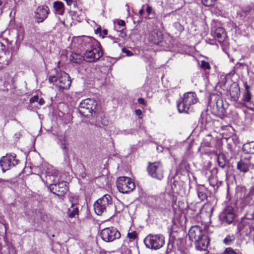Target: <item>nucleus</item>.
<instances>
[{
    "label": "nucleus",
    "mask_w": 254,
    "mask_h": 254,
    "mask_svg": "<svg viewBox=\"0 0 254 254\" xmlns=\"http://www.w3.org/2000/svg\"><path fill=\"white\" fill-rule=\"evenodd\" d=\"M224 254H237L232 248H227Z\"/></svg>",
    "instance_id": "obj_35"
},
{
    "label": "nucleus",
    "mask_w": 254,
    "mask_h": 254,
    "mask_svg": "<svg viewBox=\"0 0 254 254\" xmlns=\"http://www.w3.org/2000/svg\"><path fill=\"white\" fill-rule=\"evenodd\" d=\"M69 59L73 63L79 64L82 61L83 57L80 54L73 53L70 55Z\"/></svg>",
    "instance_id": "obj_25"
},
{
    "label": "nucleus",
    "mask_w": 254,
    "mask_h": 254,
    "mask_svg": "<svg viewBox=\"0 0 254 254\" xmlns=\"http://www.w3.org/2000/svg\"><path fill=\"white\" fill-rule=\"evenodd\" d=\"M38 102H39V103L40 105H43L45 103V101H44V99H40L39 100V101H38Z\"/></svg>",
    "instance_id": "obj_47"
},
{
    "label": "nucleus",
    "mask_w": 254,
    "mask_h": 254,
    "mask_svg": "<svg viewBox=\"0 0 254 254\" xmlns=\"http://www.w3.org/2000/svg\"><path fill=\"white\" fill-rule=\"evenodd\" d=\"M96 105L97 103L94 100L86 99L80 102L78 107L79 113L83 116L89 117L92 115Z\"/></svg>",
    "instance_id": "obj_6"
},
{
    "label": "nucleus",
    "mask_w": 254,
    "mask_h": 254,
    "mask_svg": "<svg viewBox=\"0 0 254 254\" xmlns=\"http://www.w3.org/2000/svg\"><path fill=\"white\" fill-rule=\"evenodd\" d=\"M202 233V230L199 226H192L189 231V239L191 241H196L204 235Z\"/></svg>",
    "instance_id": "obj_14"
},
{
    "label": "nucleus",
    "mask_w": 254,
    "mask_h": 254,
    "mask_svg": "<svg viewBox=\"0 0 254 254\" xmlns=\"http://www.w3.org/2000/svg\"><path fill=\"white\" fill-rule=\"evenodd\" d=\"M2 3V0H0V6L1 5Z\"/></svg>",
    "instance_id": "obj_53"
},
{
    "label": "nucleus",
    "mask_w": 254,
    "mask_h": 254,
    "mask_svg": "<svg viewBox=\"0 0 254 254\" xmlns=\"http://www.w3.org/2000/svg\"><path fill=\"white\" fill-rule=\"evenodd\" d=\"M201 67L204 69H210L211 68L209 63L204 61L201 62Z\"/></svg>",
    "instance_id": "obj_32"
},
{
    "label": "nucleus",
    "mask_w": 254,
    "mask_h": 254,
    "mask_svg": "<svg viewBox=\"0 0 254 254\" xmlns=\"http://www.w3.org/2000/svg\"><path fill=\"white\" fill-rule=\"evenodd\" d=\"M117 25L119 26V27H124L125 26V22L123 20H119L117 22Z\"/></svg>",
    "instance_id": "obj_36"
},
{
    "label": "nucleus",
    "mask_w": 254,
    "mask_h": 254,
    "mask_svg": "<svg viewBox=\"0 0 254 254\" xmlns=\"http://www.w3.org/2000/svg\"><path fill=\"white\" fill-rule=\"evenodd\" d=\"M147 170L149 175L153 178L161 180L164 177V169L160 162L150 163Z\"/></svg>",
    "instance_id": "obj_8"
},
{
    "label": "nucleus",
    "mask_w": 254,
    "mask_h": 254,
    "mask_svg": "<svg viewBox=\"0 0 254 254\" xmlns=\"http://www.w3.org/2000/svg\"><path fill=\"white\" fill-rule=\"evenodd\" d=\"M245 91L243 94V101L244 102H249L251 99V95L250 92V86L247 84V83L245 84Z\"/></svg>",
    "instance_id": "obj_26"
},
{
    "label": "nucleus",
    "mask_w": 254,
    "mask_h": 254,
    "mask_svg": "<svg viewBox=\"0 0 254 254\" xmlns=\"http://www.w3.org/2000/svg\"><path fill=\"white\" fill-rule=\"evenodd\" d=\"M203 209H209L210 211V214H212L213 210V207L210 204H204L203 206Z\"/></svg>",
    "instance_id": "obj_34"
},
{
    "label": "nucleus",
    "mask_w": 254,
    "mask_h": 254,
    "mask_svg": "<svg viewBox=\"0 0 254 254\" xmlns=\"http://www.w3.org/2000/svg\"><path fill=\"white\" fill-rule=\"evenodd\" d=\"M217 161L219 166L224 168L226 165L225 157L223 153H219L217 154Z\"/></svg>",
    "instance_id": "obj_28"
},
{
    "label": "nucleus",
    "mask_w": 254,
    "mask_h": 254,
    "mask_svg": "<svg viewBox=\"0 0 254 254\" xmlns=\"http://www.w3.org/2000/svg\"><path fill=\"white\" fill-rule=\"evenodd\" d=\"M50 10L46 5L39 6L34 12L35 20L37 23L43 22L49 14Z\"/></svg>",
    "instance_id": "obj_11"
},
{
    "label": "nucleus",
    "mask_w": 254,
    "mask_h": 254,
    "mask_svg": "<svg viewBox=\"0 0 254 254\" xmlns=\"http://www.w3.org/2000/svg\"><path fill=\"white\" fill-rule=\"evenodd\" d=\"M99 254H108V252L103 249H101L99 252Z\"/></svg>",
    "instance_id": "obj_44"
},
{
    "label": "nucleus",
    "mask_w": 254,
    "mask_h": 254,
    "mask_svg": "<svg viewBox=\"0 0 254 254\" xmlns=\"http://www.w3.org/2000/svg\"><path fill=\"white\" fill-rule=\"evenodd\" d=\"M49 81L55 83L60 90L68 89L71 82L69 75L64 71L57 73V75L50 76Z\"/></svg>",
    "instance_id": "obj_2"
},
{
    "label": "nucleus",
    "mask_w": 254,
    "mask_h": 254,
    "mask_svg": "<svg viewBox=\"0 0 254 254\" xmlns=\"http://www.w3.org/2000/svg\"><path fill=\"white\" fill-rule=\"evenodd\" d=\"M38 100H39L38 97L37 96H35L30 99V103H34L35 102H38Z\"/></svg>",
    "instance_id": "obj_38"
},
{
    "label": "nucleus",
    "mask_w": 254,
    "mask_h": 254,
    "mask_svg": "<svg viewBox=\"0 0 254 254\" xmlns=\"http://www.w3.org/2000/svg\"><path fill=\"white\" fill-rule=\"evenodd\" d=\"M118 31L120 32V34H119V36L121 37L122 38H124L126 37V33L124 30V27H119V29H118Z\"/></svg>",
    "instance_id": "obj_33"
},
{
    "label": "nucleus",
    "mask_w": 254,
    "mask_h": 254,
    "mask_svg": "<svg viewBox=\"0 0 254 254\" xmlns=\"http://www.w3.org/2000/svg\"><path fill=\"white\" fill-rule=\"evenodd\" d=\"M235 71H234V72H233V73H230V74H235Z\"/></svg>",
    "instance_id": "obj_57"
},
{
    "label": "nucleus",
    "mask_w": 254,
    "mask_h": 254,
    "mask_svg": "<svg viewBox=\"0 0 254 254\" xmlns=\"http://www.w3.org/2000/svg\"><path fill=\"white\" fill-rule=\"evenodd\" d=\"M78 214V208L72 204L71 207L68 208L67 215L69 218H74Z\"/></svg>",
    "instance_id": "obj_27"
},
{
    "label": "nucleus",
    "mask_w": 254,
    "mask_h": 254,
    "mask_svg": "<svg viewBox=\"0 0 254 254\" xmlns=\"http://www.w3.org/2000/svg\"><path fill=\"white\" fill-rule=\"evenodd\" d=\"M58 143L60 145L64 152L66 153L68 148V143L67 137L64 133L58 136Z\"/></svg>",
    "instance_id": "obj_19"
},
{
    "label": "nucleus",
    "mask_w": 254,
    "mask_h": 254,
    "mask_svg": "<svg viewBox=\"0 0 254 254\" xmlns=\"http://www.w3.org/2000/svg\"><path fill=\"white\" fill-rule=\"evenodd\" d=\"M144 243L147 248L152 250H158L165 244L163 235L149 234L145 237Z\"/></svg>",
    "instance_id": "obj_4"
},
{
    "label": "nucleus",
    "mask_w": 254,
    "mask_h": 254,
    "mask_svg": "<svg viewBox=\"0 0 254 254\" xmlns=\"http://www.w3.org/2000/svg\"><path fill=\"white\" fill-rule=\"evenodd\" d=\"M53 7L55 12L60 15H63L64 12V3L59 1H55L53 3Z\"/></svg>",
    "instance_id": "obj_21"
},
{
    "label": "nucleus",
    "mask_w": 254,
    "mask_h": 254,
    "mask_svg": "<svg viewBox=\"0 0 254 254\" xmlns=\"http://www.w3.org/2000/svg\"><path fill=\"white\" fill-rule=\"evenodd\" d=\"M234 240L235 236L234 235H229L224 239L223 242L226 245H230Z\"/></svg>",
    "instance_id": "obj_29"
},
{
    "label": "nucleus",
    "mask_w": 254,
    "mask_h": 254,
    "mask_svg": "<svg viewBox=\"0 0 254 254\" xmlns=\"http://www.w3.org/2000/svg\"><path fill=\"white\" fill-rule=\"evenodd\" d=\"M230 94L233 97H235V95H237V91H235L232 89V87H231V89H230Z\"/></svg>",
    "instance_id": "obj_40"
},
{
    "label": "nucleus",
    "mask_w": 254,
    "mask_h": 254,
    "mask_svg": "<svg viewBox=\"0 0 254 254\" xmlns=\"http://www.w3.org/2000/svg\"><path fill=\"white\" fill-rule=\"evenodd\" d=\"M215 0H202V2L204 5L207 6L213 5L215 3Z\"/></svg>",
    "instance_id": "obj_31"
},
{
    "label": "nucleus",
    "mask_w": 254,
    "mask_h": 254,
    "mask_svg": "<svg viewBox=\"0 0 254 254\" xmlns=\"http://www.w3.org/2000/svg\"><path fill=\"white\" fill-rule=\"evenodd\" d=\"M235 217L234 209L232 206H227L219 215V219L223 223L230 224Z\"/></svg>",
    "instance_id": "obj_12"
},
{
    "label": "nucleus",
    "mask_w": 254,
    "mask_h": 254,
    "mask_svg": "<svg viewBox=\"0 0 254 254\" xmlns=\"http://www.w3.org/2000/svg\"><path fill=\"white\" fill-rule=\"evenodd\" d=\"M64 0L66 1L67 4L69 6L71 5L73 3L72 0Z\"/></svg>",
    "instance_id": "obj_45"
},
{
    "label": "nucleus",
    "mask_w": 254,
    "mask_h": 254,
    "mask_svg": "<svg viewBox=\"0 0 254 254\" xmlns=\"http://www.w3.org/2000/svg\"><path fill=\"white\" fill-rule=\"evenodd\" d=\"M15 157V154H10L6 155L0 159V165L3 172H5L6 170H9L18 164V160Z\"/></svg>",
    "instance_id": "obj_10"
},
{
    "label": "nucleus",
    "mask_w": 254,
    "mask_h": 254,
    "mask_svg": "<svg viewBox=\"0 0 254 254\" xmlns=\"http://www.w3.org/2000/svg\"><path fill=\"white\" fill-rule=\"evenodd\" d=\"M195 243V248L198 251H206L209 243V239L207 235H203L197 239Z\"/></svg>",
    "instance_id": "obj_17"
},
{
    "label": "nucleus",
    "mask_w": 254,
    "mask_h": 254,
    "mask_svg": "<svg viewBox=\"0 0 254 254\" xmlns=\"http://www.w3.org/2000/svg\"><path fill=\"white\" fill-rule=\"evenodd\" d=\"M101 28L100 27H98V28H97L95 30V33H96V34H98V33H100V32H101Z\"/></svg>",
    "instance_id": "obj_46"
},
{
    "label": "nucleus",
    "mask_w": 254,
    "mask_h": 254,
    "mask_svg": "<svg viewBox=\"0 0 254 254\" xmlns=\"http://www.w3.org/2000/svg\"><path fill=\"white\" fill-rule=\"evenodd\" d=\"M227 105L224 104L222 99H218L216 102V108L217 113L223 115L226 112Z\"/></svg>",
    "instance_id": "obj_23"
},
{
    "label": "nucleus",
    "mask_w": 254,
    "mask_h": 254,
    "mask_svg": "<svg viewBox=\"0 0 254 254\" xmlns=\"http://www.w3.org/2000/svg\"><path fill=\"white\" fill-rule=\"evenodd\" d=\"M118 190L123 193L130 192L135 189V184L130 178L126 177H119L116 182Z\"/></svg>",
    "instance_id": "obj_7"
},
{
    "label": "nucleus",
    "mask_w": 254,
    "mask_h": 254,
    "mask_svg": "<svg viewBox=\"0 0 254 254\" xmlns=\"http://www.w3.org/2000/svg\"><path fill=\"white\" fill-rule=\"evenodd\" d=\"M0 46H1L2 47H5V46H4V45L2 43H1V42H0Z\"/></svg>",
    "instance_id": "obj_52"
},
{
    "label": "nucleus",
    "mask_w": 254,
    "mask_h": 254,
    "mask_svg": "<svg viewBox=\"0 0 254 254\" xmlns=\"http://www.w3.org/2000/svg\"><path fill=\"white\" fill-rule=\"evenodd\" d=\"M243 150L245 153L244 156L254 153V141L244 144L243 146Z\"/></svg>",
    "instance_id": "obj_24"
},
{
    "label": "nucleus",
    "mask_w": 254,
    "mask_h": 254,
    "mask_svg": "<svg viewBox=\"0 0 254 254\" xmlns=\"http://www.w3.org/2000/svg\"><path fill=\"white\" fill-rule=\"evenodd\" d=\"M146 10L147 13L148 14H150L152 12V7L148 5L147 6Z\"/></svg>",
    "instance_id": "obj_39"
},
{
    "label": "nucleus",
    "mask_w": 254,
    "mask_h": 254,
    "mask_svg": "<svg viewBox=\"0 0 254 254\" xmlns=\"http://www.w3.org/2000/svg\"><path fill=\"white\" fill-rule=\"evenodd\" d=\"M238 166H239L238 162H237V168H238Z\"/></svg>",
    "instance_id": "obj_54"
},
{
    "label": "nucleus",
    "mask_w": 254,
    "mask_h": 254,
    "mask_svg": "<svg viewBox=\"0 0 254 254\" xmlns=\"http://www.w3.org/2000/svg\"><path fill=\"white\" fill-rule=\"evenodd\" d=\"M110 38L113 40H115V38L113 37L112 36H110ZM113 43H117V42L115 41H113Z\"/></svg>",
    "instance_id": "obj_50"
},
{
    "label": "nucleus",
    "mask_w": 254,
    "mask_h": 254,
    "mask_svg": "<svg viewBox=\"0 0 254 254\" xmlns=\"http://www.w3.org/2000/svg\"><path fill=\"white\" fill-rule=\"evenodd\" d=\"M250 155H247L246 156L242 155L241 161H239V170L243 172H247L249 170L251 165Z\"/></svg>",
    "instance_id": "obj_18"
},
{
    "label": "nucleus",
    "mask_w": 254,
    "mask_h": 254,
    "mask_svg": "<svg viewBox=\"0 0 254 254\" xmlns=\"http://www.w3.org/2000/svg\"><path fill=\"white\" fill-rule=\"evenodd\" d=\"M148 39L151 43L157 45L162 42L163 34L161 31L155 30L149 33Z\"/></svg>",
    "instance_id": "obj_16"
},
{
    "label": "nucleus",
    "mask_w": 254,
    "mask_h": 254,
    "mask_svg": "<svg viewBox=\"0 0 254 254\" xmlns=\"http://www.w3.org/2000/svg\"><path fill=\"white\" fill-rule=\"evenodd\" d=\"M101 237L103 240L111 242L121 237L120 233L114 227H108L103 229L101 232Z\"/></svg>",
    "instance_id": "obj_9"
},
{
    "label": "nucleus",
    "mask_w": 254,
    "mask_h": 254,
    "mask_svg": "<svg viewBox=\"0 0 254 254\" xmlns=\"http://www.w3.org/2000/svg\"><path fill=\"white\" fill-rule=\"evenodd\" d=\"M137 233L135 231H133L127 234V237L130 241L134 240L137 238Z\"/></svg>",
    "instance_id": "obj_30"
},
{
    "label": "nucleus",
    "mask_w": 254,
    "mask_h": 254,
    "mask_svg": "<svg viewBox=\"0 0 254 254\" xmlns=\"http://www.w3.org/2000/svg\"><path fill=\"white\" fill-rule=\"evenodd\" d=\"M31 254H39L38 253H37L36 252H33Z\"/></svg>",
    "instance_id": "obj_51"
},
{
    "label": "nucleus",
    "mask_w": 254,
    "mask_h": 254,
    "mask_svg": "<svg viewBox=\"0 0 254 254\" xmlns=\"http://www.w3.org/2000/svg\"><path fill=\"white\" fill-rule=\"evenodd\" d=\"M135 114L137 116H139L141 115L142 111L140 109H137V110H135Z\"/></svg>",
    "instance_id": "obj_42"
},
{
    "label": "nucleus",
    "mask_w": 254,
    "mask_h": 254,
    "mask_svg": "<svg viewBox=\"0 0 254 254\" xmlns=\"http://www.w3.org/2000/svg\"><path fill=\"white\" fill-rule=\"evenodd\" d=\"M1 246L0 245V251H1Z\"/></svg>",
    "instance_id": "obj_55"
},
{
    "label": "nucleus",
    "mask_w": 254,
    "mask_h": 254,
    "mask_svg": "<svg viewBox=\"0 0 254 254\" xmlns=\"http://www.w3.org/2000/svg\"><path fill=\"white\" fill-rule=\"evenodd\" d=\"M144 12V9H143V8H141V9L139 10V14H140V15H142L143 14Z\"/></svg>",
    "instance_id": "obj_48"
},
{
    "label": "nucleus",
    "mask_w": 254,
    "mask_h": 254,
    "mask_svg": "<svg viewBox=\"0 0 254 254\" xmlns=\"http://www.w3.org/2000/svg\"><path fill=\"white\" fill-rule=\"evenodd\" d=\"M197 195L199 199L203 201L206 199L207 194L206 191L207 189L203 185H199L197 187Z\"/></svg>",
    "instance_id": "obj_22"
},
{
    "label": "nucleus",
    "mask_w": 254,
    "mask_h": 254,
    "mask_svg": "<svg viewBox=\"0 0 254 254\" xmlns=\"http://www.w3.org/2000/svg\"><path fill=\"white\" fill-rule=\"evenodd\" d=\"M213 35L220 43L224 41L226 37L224 29L221 27L217 28L214 30Z\"/></svg>",
    "instance_id": "obj_20"
},
{
    "label": "nucleus",
    "mask_w": 254,
    "mask_h": 254,
    "mask_svg": "<svg viewBox=\"0 0 254 254\" xmlns=\"http://www.w3.org/2000/svg\"><path fill=\"white\" fill-rule=\"evenodd\" d=\"M45 183L48 185L50 189L51 186L56 184L57 181L56 178L58 177V172L56 170H52L51 171L48 169L46 173Z\"/></svg>",
    "instance_id": "obj_15"
},
{
    "label": "nucleus",
    "mask_w": 254,
    "mask_h": 254,
    "mask_svg": "<svg viewBox=\"0 0 254 254\" xmlns=\"http://www.w3.org/2000/svg\"><path fill=\"white\" fill-rule=\"evenodd\" d=\"M103 55L100 43L93 40V45L90 50L86 52L83 60L87 62H93L99 60Z\"/></svg>",
    "instance_id": "obj_3"
},
{
    "label": "nucleus",
    "mask_w": 254,
    "mask_h": 254,
    "mask_svg": "<svg viewBox=\"0 0 254 254\" xmlns=\"http://www.w3.org/2000/svg\"><path fill=\"white\" fill-rule=\"evenodd\" d=\"M200 121L201 122V123L202 125H204V126H205L206 122V120H204V117H202L201 120H200Z\"/></svg>",
    "instance_id": "obj_43"
},
{
    "label": "nucleus",
    "mask_w": 254,
    "mask_h": 254,
    "mask_svg": "<svg viewBox=\"0 0 254 254\" xmlns=\"http://www.w3.org/2000/svg\"><path fill=\"white\" fill-rule=\"evenodd\" d=\"M197 102L196 95L194 92H189L184 94L177 103L180 113H188L190 107Z\"/></svg>",
    "instance_id": "obj_1"
},
{
    "label": "nucleus",
    "mask_w": 254,
    "mask_h": 254,
    "mask_svg": "<svg viewBox=\"0 0 254 254\" xmlns=\"http://www.w3.org/2000/svg\"><path fill=\"white\" fill-rule=\"evenodd\" d=\"M111 205L112 198L110 195L106 194L95 202L94 209L97 215H100L106 211Z\"/></svg>",
    "instance_id": "obj_5"
},
{
    "label": "nucleus",
    "mask_w": 254,
    "mask_h": 254,
    "mask_svg": "<svg viewBox=\"0 0 254 254\" xmlns=\"http://www.w3.org/2000/svg\"><path fill=\"white\" fill-rule=\"evenodd\" d=\"M102 33L104 35H106L108 34V30L104 29L102 31Z\"/></svg>",
    "instance_id": "obj_49"
},
{
    "label": "nucleus",
    "mask_w": 254,
    "mask_h": 254,
    "mask_svg": "<svg viewBox=\"0 0 254 254\" xmlns=\"http://www.w3.org/2000/svg\"><path fill=\"white\" fill-rule=\"evenodd\" d=\"M50 190L58 196H64L67 191L66 182L62 181L59 183H56L51 186L49 189Z\"/></svg>",
    "instance_id": "obj_13"
},
{
    "label": "nucleus",
    "mask_w": 254,
    "mask_h": 254,
    "mask_svg": "<svg viewBox=\"0 0 254 254\" xmlns=\"http://www.w3.org/2000/svg\"><path fill=\"white\" fill-rule=\"evenodd\" d=\"M138 103L140 104L145 105V101L143 98H140L137 99Z\"/></svg>",
    "instance_id": "obj_41"
},
{
    "label": "nucleus",
    "mask_w": 254,
    "mask_h": 254,
    "mask_svg": "<svg viewBox=\"0 0 254 254\" xmlns=\"http://www.w3.org/2000/svg\"><path fill=\"white\" fill-rule=\"evenodd\" d=\"M235 71H234V72H233V73H230V74H235Z\"/></svg>",
    "instance_id": "obj_58"
},
{
    "label": "nucleus",
    "mask_w": 254,
    "mask_h": 254,
    "mask_svg": "<svg viewBox=\"0 0 254 254\" xmlns=\"http://www.w3.org/2000/svg\"><path fill=\"white\" fill-rule=\"evenodd\" d=\"M122 52L126 54L127 56H130L132 55V53L130 51L126 48L122 49Z\"/></svg>",
    "instance_id": "obj_37"
},
{
    "label": "nucleus",
    "mask_w": 254,
    "mask_h": 254,
    "mask_svg": "<svg viewBox=\"0 0 254 254\" xmlns=\"http://www.w3.org/2000/svg\"><path fill=\"white\" fill-rule=\"evenodd\" d=\"M235 71H234V72H233V73H230V74H235Z\"/></svg>",
    "instance_id": "obj_56"
}]
</instances>
